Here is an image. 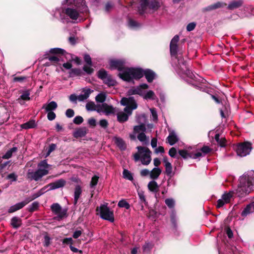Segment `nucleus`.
<instances>
[{
  "label": "nucleus",
  "instance_id": "16",
  "mask_svg": "<svg viewBox=\"0 0 254 254\" xmlns=\"http://www.w3.org/2000/svg\"><path fill=\"white\" fill-rule=\"evenodd\" d=\"M65 181L64 179H60L55 182L49 184L50 188L48 190H52L63 187L65 185Z\"/></svg>",
  "mask_w": 254,
  "mask_h": 254
},
{
  "label": "nucleus",
  "instance_id": "43",
  "mask_svg": "<svg viewBox=\"0 0 254 254\" xmlns=\"http://www.w3.org/2000/svg\"><path fill=\"white\" fill-rule=\"evenodd\" d=\"M95 99L98 102L103 103L106 100V96L103 93H100L96 96Z\"/></svg>",
  "mask_w": 254,
  "mask_h": 254
},
{
  "label": "nucleus",
  "instance_id": "14",
  "mask_svg": "<svg viewBox=\"0 0 254 254\" xmlns=\"http://www.w3.org/2000/svg\"><path fill=\"white\" fill-rule=\"evenodd\" d=\"M32 199L27 198L24 201L16 203V204L11 206L9 207L8 210V212L9 213H13L17 210H18L21 208H22L24 206H25L27 204H28L30 201H31Z\"/></svg>",
  "mask_w": 254,
  "mask_h": 254
},
{
  "label": "nucleus",
  "instance_id": "49",
  "mask_svg": "<svg viewBox=\"0 0 254 254\" xmlns=\"http://www.w3.org/2000/svg\"><path fill=\"white\" fill-rule=\"evenodd\" d=\"M49 60L52 62L53 64H57L60 61L59 58L56 56L49 57Z\"/></svg>",
  "mask_w": 254,
  "mask_h": 254
},
{
  "label": "nucleus",
  "instance_id": "11",
  "mask_svg": "<svg viewBox=\"0 0 254 254\" xmlns=\"http://www.w3.org/2000/svg\"><path fill=\"white\" fill-rule=\"evenodd\" d=\"M137 137L138 140L143 141V124L134 127L133 129V133L130 135L132 139H135Z\"/></svg>",
  "mask_w": 254,
  "mask_h": 254
},
{
  "label": "nucleus",
  "instance_id": "35",
  "mask_svg": "<svg viewBox=\"0 0 254 254\" xmlns=\"http://www.w3.org/2000/svg\"><path fill=\"white\" fill-rule=\"evenodd\" d=\"M49 187L50 188L49 184L44 187L37 193L34 194L33 197L31 199H32V200H33L34 199L39 197V196L43 194L45 192L47 191V190H49L48 189L47 190V189Z\"/></svg>",
  "mask_w": 254,
  "mask_h": 254
},
{
  "label": "nucleus",
  "instance_id": "64",
  "mask_svg": "<svg viewBox=\"0 0 254 254\" xmlns=\"http://www.w3.org/2000/svg\"><path fill=\"white\" fill-rule=\"evenodd\" d=\"M17 176L16 175L15 173H11L9 174L7 178L8 179L11 180V181H16L17 180Z\"/></svg>",
  "mask_w": 254,
  "mask_h": 254
},
{
  "label": "nucleus",
  "instance_id": "22",
  "mask_svg": "<svg viewBox=\"0 0 254 254\" xmlns=\"http://www.w3.org/2000/svg\"><path fill=\"white\" fill-rule=\"evenodd\" d=\"M10 224L13 228L17 229L21 226L22 220L18 217H13L11 219Z\"/></svg>",
  "mask_w": 254,
  "mask_h": 254
},
{
  "label": "nucleus",
  "instance_id": "4",
  "mask_svg": "<svg viewBox=\"0 0 254 254\" xmlns=\"http://www.w3.org/2000/svg\"><path fill=\"white\" fill-rule=\"evenodd\" d=\"M68 4H73L76 9L67 8L65 9V14L73 20H76L79 13L86 12L87 11V7L84 0H66Z\"/></svg>",
  "mask_w": 254,
  "mask_h": 254
},
{
  "label": "nucleus",
  "instance_id": "33",
  "mask_svg": "<svg viewBox=\"0 0 254 254\" xmlns=\"http://www.w3.org/2000/svg\"><path fill=\"white\" fill-rule=\"evenodd\" d=\"M165 174L167 176H169L170 177H172L173 175L172 174V166L170 162H167L166 164H165Z\"/></svg>",
  "mask_w": 254,
  "mask_h": 254
},
{
  "label": "nucleus",
  "instance_id": "62",
  "mask_svg": "<svg viewBox=\"0 0 254 254\" xmlns=\"http://www.w3.org/2000/svg\"><path fill=\"white\" fill-rule=\"evenodd\" d=\"M84 59L85 62L87 63V64L89 65H92V61L91 58L88 55H85L84 57Z\"/></svg>",
  "mask_w": 254,
  "mask_h": 254
},
{
  "label": "nucleus",
  "instance_id": "19",
  "mask_svg": "<svg viewBox=\"0 0 254 254\" xmlns=\"http://www.w3.org/2000/svg\"><path fill=\"white\" fill-rule=\"evenodd\" d=\"M88 129L86 127H82L76 130L73 133L74 137L77 138L84 136L87 133Z\"/></svg>",
  "mask_w": 254,
  "mask_h": 254
},
{
  "label": "nucleus",
  "instance_id": "29",
  "mask_svg": "<svg viewBox=\"0 0 254 254\" xmlns=\"http://www.w3.org/2000/svg\"><path fill=\"white\" fill-rule=\"evenodd\" d=\"M148 188L151 191L156 192L158 190V186L157 182L155 181H150L148 184Z\"/></svg>",
  "mask_w": 254,
  "mask_h": 254
},
{
  "label": "nucleus",
  "instance_id": "32",
  "mask_svg": "<svg viewBox=\"0 0 254 254\" xmlns=\"http://www.w3.org/2000/svg\"><path fill=\"white\" fill-rule=\"evenodd\" d=\"M178 153L179 155L184 159L191 158L192 153H189L186 150H179Z\"/></svg>",
  "mask_w": 254,
  "mask_h": 254
},
{
  "label": "nucleus",
  "instance_id": "52",
  "mask_svg": "<svg viewBox=\"0 0 254 254\" xmlns=\"http://www.w3.org/2000/svg\"><path fill=\"white\" fill-rule=\"evenodd\" d=\"M157 212L153 209L149 210L148 214V217L152 219H154L156 217Z\"/></svg>",
  "mask_w": 254,
  "mask_h": 254
},
{
  "label": "nucleus",
  "instance_id": "3",
  "mask_svg": "<svg viewBox=\"0 0 254 254\" xmlns=\"http://www.w3.org/2000/svg\"><path fill=\"white\" fill-rule=\"evenodd\" d=\"M121 104L126 107L123 111H120L117 114V120L120 123H124L128 120L129 116L132 114V111L136 109L137 106L132 97L123 98L121 100Z\"/></svg>",
  "mask_w": 254,
  "mask_h": 254
},
{
  "label": "nucleus",
  "instance_id": "24",
  "mask_svg": "<svg viewBox=\"0 0 254 254\" xmlns=\"http://www.w3.org/2000/svg\"><path fill=\"white\" fill-rule=\"evenodd\" d=\"M82 92L84 93L83 94L78 96V100L79 101H83L87 99L91 93V90L90 89H83Z\"/></svg>",
  "mask_w": 254,
  "mask_h": 254
},
{
  "label": "nucleus",
  "instance_id": "53",
  "mask_svg": "<svg viewBox=\"0 0 254 254\" xmlns=\"http://www.w3.org/2000/svg\"><path fill=\"white\" fill-rule=\"evenodd\" d=\"M226 139L225 137H222L217 142L218 144L221 147H224L226 144Z\"/></svg>",
  "mask_w": 254,
  "mask_h": 254
},
{
  "label": "nucleus",
  "instance_id": "47",
  "mask_svg": "<svg viewBox=\"0 0 254 254\" xmlns=\"http://www.w3.org/2000/svg\"><path fill=\"white\" fill-rule=\"evenodd\" d=\"M83 69L85 72L89 74H91L94 71L93 68L91 67V65L88 64L84 65L83 67Z\"/></svg>",
  "mask_w": 254,
  "mask_h": 254
},
{
  "label": "nucleus",
  "instance_id": "63",
  "mask_svg": "<svg viewBox=\"0 0 254 254\" xmlns=\"http://www.w3.org/2000/svg\"><path fill=\"white\" fill-rule=\"evenodd\" d=\"M65 115L67 117L71 118L73 117L74 115V111L72 109H68L66 111Z\"/></svg>",
  "mask_w": 254,
  "mask_h": 254
},
{
  "label": "nucleus",
  "instance_id": "10",
  "mask_svg": "<svg viewBox=\"0 0 254 254\" xmlns=\"http://www.w3.org/2000/svg\"><path fill=\"white\" fill-rule=\"evenodd\" d=\"M179 36L178 35H176L172 38L170 43V52L172 59H173L174 57H177V56H178V43L179 41Z\"/></svg>",
  "mask_w": 254,
  "mask_h": 254
},
{
  "label": "nucleus",
  "instance_id": "45",
  "mask_svg": "<svg viewBox=\"0 0 254 254\" xmlns=\"http://www.w3.org/2000/svg\"><path fill=\"white\" fill-rule=\"evenodd\" d=\"M212 149L210 148L209 146L206 145H204L201 149L200 151L203 153V155H205L210 152H211Z\"/></svg>",
  "mask_w": 254,
  "mask_h": 254
},
{
  "label": "nucleus",
  "instance_id": "26",
  "mask_svg": "<svg viewBox=\"0 0 254 254\" xmlns=\"http://www.w3.org/2000/svg\"><path fill=\"white\" fill-rule=\"evenodd\" d=\"M82 193V190L79 186H76L74 189V204H76L78 200Z\"/></svg>",
  "mask_w": 254,
  "mask_h": 254
},
{
  "label": "nucleus",
  "instance_id": "39",
  "mask_svg": "<svg viewBox=\"0 0 254 254\" xmlns=\"http://www.w3.org/2000/svg\"><path fill=\"white\" fill-rule=\"evenodd\" d=\"M115 142L121 149H124L126 148L125 143L122 139L120 138H116Z\"/></svg>",
  "mask_w": 254,
  "mask_h": 254
},
{
  "label": "nucleus",
  "instance_id": "51",
  "mask_svg": "<svg viewBox=\"0 0 254 254\" xmlns=\"http://www.w3.org/2000/svg\"><path fill=\"white\" fill-rule=\"evenodd\" d=\"M104 82L109 86H114L115 83V80L109 76L106 78V81H104Z\"/></svg>",
  "mask_w": 254,
  "mask_h": 254
},
{
  "label": "nucleus",
  "instance_id": "7",
  "mask_svg": "<svg viewBox=\"0 0 254 254\" xmlns=\"http://www.w3.org/2000/svg\"><path fill=\"white\" fill-rule=\"evenodd\" d=\"M51 210L57 216L55 219L57 220H60L67 216V209L62 208L58 203H54L51 206Z\"/></svg>",
  "mask_w": 254,
  "mask_h": 254
},
{
  "label": "nucleus",
  "instance_id": "12",
  "mask_svg": "<svg viewBox=\"0 0 254 254\" xmlns=\"http://www.w3.org/2000/svg\"><path fill=\"white\" fill-rule=\"evenodd\" d=\"M161 5L160 2L157 0H144V11L146 7H148L150 9L153 11H157Z\"/></svg>",
  "mask_w": 254,
  "mask_h": 254
},
{
  "label": "nucleus",
  "instance_id": "41",
  "mask_svg": "<svg viewBox=\"0 0 254 254\" xmlns=\"http://www.w3.org/2000/svg\"><path fill=\"white\" fill-rule=\"evenodd\" d=\"M165 204L170 208H173L175 206V201L172 198H167L165 200Z\"/></svg>",
  "mask_w": 254,
  "mask_h": 254
},
{
  "label": "nucleus",
  "instance_id": "36",
  "mask_svg": "<svg viewBox=\"0 0 254 254\" xmlns=\"http://www.w3.org/2000/svg\"><path fill=\"white\" fill-rule=\"evenodd\" d=\"M82 74V71L78 68H73L69 72V76L70 77H74L75 76H80Z\"/></svg>",
  "mask_w": 254,
  "mask_h": 254
},
{
  "label": "nucleus",
  "instance_id": "37",
  "mask_svg": "<svg viewBox=\"0 0 254 254\" xmlns=\"http://www.w3.org/2000/svg\"><path fill=\"white\" fill-rule=\"evenodd\" d=\"M30 93L28 91H24L20 97L17 99L18 102H20V100H30Z\"/></svg>",
  "mask_w": 254,
  "mask_h": 254
},
{
  "label": "nucleus",
  "instance_id": "40",
  "mask_svg": "<svg viewBox=\"0 0 254 254\" xmlns=\"http://www.w3.org/2000/svg\"><path fill=\"white\" fill-rule=\"evenodd\" d=\"M118 205L119 207H124L127 209H129L130 207L129 203L125 199H122L121 200L119 201Z\"/></svg>",
  "mask_w": 254,
  "mask_h": 254
},
{
  "label": "nucleus",
  "instance_id": "2",
  "mask_svg": "<svg viewBox=\"0 0 254 254\" xmlns=\"http://www.w3.org/2000/svg\"><path fill=\"white\" fill-rule=\"evenodd\" d=\"M110 66L111 69H117L122 71L119 74V76L124 80L129 81L132 79H139L142 76L141 69L127 68L122 61L112 60L110 61Z\"/></svg>",
  "mask_w": 254,
  "mask_h": 254
},
{
  "label": "nucleus",
  "instance_id": "54",
  "mask_svg": "<svg viewBox=\"0 0 254 254\" xmlns=\"http://www.w3.org/2000/svg\"><path fill=\"white\" fill-rule=\"evenodd\" d=\"M64 51L60 48L51 49L50 52L52 54H63Z\"/></svg>",
  "mask_w": 254,
  "mask_h": 254
},
{
  "label": "nucleus",
  "instance_id": "38",
  "mask_svg": "<svg viewBox=\"0 0 254 254\" xmlns=\"http://www.w3.org/2000/svg\"><path fill=\"white\" fill-rule=\"evenodd\" d=\"M98 76L104 81H106L108 75L107 72L104 69H101L98 72Z\"/></svg>",
  "mask_w": 254,
  "mask_h": 254
},
{
  "label": "nucleus",
  "instance_id": "15",
  "mask_svg": "<svg viewBox=\"0 0 254 254\" xmlns=\"http://www.w3.org/2000/svg\"><path fill=\"white\" fill-rule=\"evenodd\" d=\"M144 76L148 82L151 83L156 78L157 75L152 70L147 68L144 69Z\"/></svg>",
  "mask_w": 254,
  "mask_h": 254
},
{
  "label": "nucleus",
  "instance_id": "59",
  "mask_svg": "<svg viewBox=\"0 0 254 254\" xmlns=\"http://www.w3.org/2000/svg\"><path fill=\"white\" fill-rule=\"evenodd\" d=\"M196 24L194 22H191L187 26V30L188 31H192L195 27Z\"/></svg>",
  "mask_w": 254,
  "mask_h": 254
},
{
  "label": "nucleus",
  "instance_id": "6",
  "mask_svg": "<svg viewBox=\"0 0 254 254\" xmlns=\"http://www.w3.org/2000/svg\"><path fill=\"white\" fill-rule=\"evenodd\" d=\"M237 154L240 157H245L251 152L252 147L250 142L245 141L238 144L235 148Z\"/></svg>",
  "mask_w": 254,
  "mask_h": 254
},
{
  "label": "nucleus",
  "instance_id": "13",
  "mask_svg": "<svg viewBox=\"0 0 254 254\" xmlns=\"http://www.w3.org/2000/svg\"><path fill=\"white\" fill-rule=\"evenodd\" d=\"M116 111L112 106L109 105L106 103H103L102 105H99V110H98V113L103 112L106 115L110 114H115Z\"/></svg>",
  "mask_w": 254,
  "mask_h": 254
},
{
  "label": "nucleus",
  "instance_id": "46",
  "mask_svg": "<svg viewBox=\"0 0 254 254\" xmlns=\"http://www.w3.org/2000/svg\"><path fill=\"white\" fill-rule=\"evenodd\" d=\"M50 241H51V238L48 236V235L47 234L45 235V236L44 237V242H43L44 246L46 247L49 246L51 244Z\"/></svg>",
  "mask_w": 254,
  "mask_h": 254
},
{
  "label": "nucleus",
  "instance_id": "18",
  "mask_svg": "<svg viewBox=\"0 0 254 254\" xmlns=\"http://www.w3.org/2000/svg\"><path fill=\"white\" fill-rule=\"evenodd\" d=\"M167 139L168 143L171 145H174L179 140V138L174 131H172L169 133V135L167 137Z\"/></svg>",
  "mask_w": 254,
  "mask_h": 254
},
{
  "label": "nucleus",
  "instance_id": "58",
  "mask_svg": "<svg viewBox=\"0 0 254 254\" xmlns=\"http://www.w3.org/2000/svg\"><path fill=\"white\" fill-rule=\"evenodd\" d=\"M83 121V119L81 116H76L74 118L73 120V122L74 124L77 125H79L81 124Z\"/></svg>",
  "mask_w": 254,
  "mask_h": 254
},
{
  "label": "nucleus",
  "instance_id": "42",
  "mask_svg": "<svg viewBox=\"0 0 254 254\" xmlns=\"http://www.w3.org/2000/svg\"><path fill=\"white\" fill-rule=\"evenodd\" d=\"M123 177L124 178L128 179L129 180H132L133 177L130 172L127 170L125 169L123 173Z\"/></svg>",
  "mask_w": 254,
  "mask_h": 254
},
{
  "label": "nucleus",
  "instance_id": "20",
  "mask_svg": "<svg viewBox=\"0 0 254 254\" xmlns=\"http://www.w3.org/2000/svg\"><path fill=\"white\" fill-rule=\"evenodd\" d=\"M143 93V85H140L139 87H133L127 91L128 95L134 94L142 95Z\"/></svg>",
  "mask_w": 254,
  "mask_h": 254
},
{
  "label": "nucleus",
  "instance_id": "28",
  "mask_svg": "<svg viewBox=\"0 0 254 254\" xmlns=\"http://www.w3.org/2000/svg\"><path fill=\"white\" fill-rule=\"evenodd\" d=\"M86 109L88 111H96L98 112V110H99V105H96L93 102H88L86 105Z\"/></svg>",
  "mask_w": 254,
  "mask_h": 254
},
{
  "label": "nucleus",
  "instance_id": "50",
  "mask_svg": "<svg viewBox=\"0 0 254 254\" xmlns=\"http://www.w3.org/2000/svg\"><path fill=\"white\" fill-rule=\"evenodd\" d=\"M38 206L39 203L37 202H34L30 206L29 211L30 212H33L38 209Z\"/></svg>",
  "mask_w": 254,
  "mask_h": 254
},
{
  "label": "nucleus",
  "instance_id": "8",
  "mask_svg": "<svg viewBox=\"0 0 254 254\" xmlns=\"http://www.w3.org/2000/svg\"><path fill=\"white\" fill-rule=\"evenodd\" d=\"M101 217L105 220L113 222L114 221L113 211L111 210L107 205H101L100 207Z\"/></svg>",
  "mask_w": 254,
  "mask_h": 254
},
{
  "label": "nucleus",
  "instance_id": "21",
  "mask_svg": "<svg viewBox=\"0 0 254 254\" xmlns=\"http://www.w3.org/2000/svg\"><path fill=\"white\" fill-rule=\"evenodd\" d=\"M161 172L162 171L159 168L155 167L150 171L149 177L152 180L157 179Z\"/></svg>",
  "mask_w": 254,
  "mask_h": 254
},
{
  "label": "nucleus",
  "instance_id": "23",
  "mask_svg": "<svg viewBox=\"0 0 254 254\" xmlns=\"http://www.w3.org/2000/svg\"><path fill=\"white\" fill-rule=\"evenodd\" d=\"M243 3V1L241 0L237 1L233 0L229 4L227 8L228 9L233 10L241 7Z\"/></svg>",
  "mask_w": 254,
  "mask_h": 254
},
{
  "label": "nucleus",
  "instance_id": "55",
  "mask_svg": "<svg viewBox=\"0 0 254 254\" xmlns=\"http://www.w3.org/2000/svg\"><path fill=\"white\" fill-rule=\"evenodd\" d=\"M177 154V150L175 147H172L169 151V155L173 158H175Z\"/></svg>",
  "mask_w": 254,
  "mask_h": 254
},
{
  "label": "nucleus",
  "instance_id": "56",
  "mask_svg": "<svg viewBox=\"0 0 254 254\" xmlns=\"http://www.w3.org/2000/svg\"><path fill=\"white\" fill-rule=\"evenodd\" d=\"M128 25L131 27H136L139 25L138 22L131 19H129L128 20Z\"/></svg>",
  "mask_w": 254,
  "mask_h": 254
},
{
  "label": "nucleus",
  "instance_id": "44",
  "mask_svg": "<svg viewBox=\"0 0 254 254\" xmlns=\"http://www.w3.org/2000/svg\"><path fill=\"white\" fill-rule=\"evenodd\" d=\"M212 5H213V8L214 10V9H217L219 8L223 7L226 6L227 3L223 2L218 1L214 4H212Z\"/></svg>",
  "mask_w": 254,
  "mask_h": 254
},
{
  "label": "nucleus",
  "instance_id": "34",
  "mask_svg": "<svg viewBox=\"0 0 254 254\" xmlns=\"http://www.w3.org/2000/svg\"><path fill=\"white\" fill-rule=\"evenodd\" d=\"M17 148L16 147H13L10 150H8L6 153L2 156V158L4 159H8L10 158L12 155V153L16 152Z\"/></svg>",
  "mask_w": 254,
  "mask_h": 254
},
{
  "label": "nucleus",
  "instance_id": "1",
  "mask_svg": "<svg viewBox=\"0 0 254 254\" xmlns=\"http://www.w3.org/2000/svg\"><path fill=\"white\" fill-rule=\"evenodd\" d=\"M254 188V178L244 175L239 179V184L235 191L225 192L222 195V198L226 203L230 201L231 198L235 194L238 197H243L249 194Z\"/></svg>",
  "mask_w": 254,
  "mask_h": 254
},
{
  "label": "nucleus",
  "instance_id": "48",
  "mask_svg": "<svg viewBox=\"0 0 254 254\" xmlns=\"http://www.w3.org/2000/svg\"><path fill=\"white\" fill-rule=\"evenodd\" d=\"M98 180H99V177H98L97 176H93L91 179V181L90 184V187H93L95 186L98 183Z\"/></svg>",
  "mask_w": 254,
  "mask_h": 254
},
{
  "label": "nucleus",
  "instance_id": "27",
  "mask_svg": "<svg viewBox=\"0 0 254 254\" xmlns=\"http://www.w3.org/2000/svg\"><path fill=\"white\" fill-rule=\"evenodd\" d=\"M36 126L35 121L30 120L28 122L21 125V127L23 129H29L34 128Z\"/></svg>",
  "mask_w": 254,
  "mask_h": 254
},
{
  "label": "nucleus",
  "instance_id": "5",
  "mask_svg": "<svg viewBox=\"0 0 254 254\" xmlns=\"http://www.w3.org/2000/svg\"><path fill=\"white\" fill-rule=\"evenodd\" d=\"M50 165L48 164L46 160H43L38 164V169L35 171H28L27 178L31 180L38 181L43 177L49 174Z\"/></svg>",
  "mask_w": 254,
  "mask_h": 254
},
{
  "label": "nucleus",
  "instance_id": "60",
  "mask_svg": "<svg viewBox=\"0 0 254 254\" xmlns=\"http://www.w3.org/2000/svg\"><path fill=\"white\" fill-rule=\"evenodd\" d=\"M151 161V156H146L144 154V165H148Z\"/></svg>",
  "mask_w": 254,
  "mask_h": 254
},
{
  "label": "nucleus",
  "instance_id": "31",
  "mask_svg": "<svg viewBox=\"0 0 254 254\" xmlns=\"http://www.w3.org/2000/svg\"><path fill=\"white\" fill-rule=\"evenodd\" d=\"M253 212L251 203L247 205L241 213L242 216H246L248 214Z\"/></svg>",
  "mask_w": 254,
  "mask_h": 254
},
{
  "label": "nucleus",
  "instance_id": "30",
  "mask_svg": "<svg viewBox=\"0 0 254 254\" xmlns=\"http://www.w3.org/2000/svg\"><path fill=\"white\" fill-rule=\"evenodd\" d=\"M156 96L152 90H149L145 94H144V99L146 100H154Z\"/></svg>",
  "mask_w": 254,
  "mask_h": 254
},
{
  "label": "nucleus",
  "instance_id": "17",
  "mask_svg": "<svg viewBox=\"0 0 254 254\" xmlns=\"http://www.w3.org/2000/svg\"><path fill=\"white\" fill-rule=\"evenodd\" d=\"M58 105L55 101H52L48 104L43 105L42 109H44L47 112H53L57 108Z\"/></svg>",
  "mask_w": 254,
  "mask_h": 254
},
{
  "label": "nucleus",
  "instance_id": "25",
  "mask_svg": "<svg viewBox=\"0 0 254 254\" xmlns=\"http://www.w3.org/2000/svg\"><path fill=\"white\" fill-rule=\"evenodd\" d=\"M138 151L134 155V159L135 161H140L143 164V147H137Z\"/></svg>",
  "mask_w": 254,
  "mask_h": 254
},
{
  "label": "nucleus",
  "instance_id": "61",
  "mask_svg": "<svg viewBox=\"0 0 254 254\" xmlns=\"http://www.w3.org/2000/svg\"><path fill=\"white\" fill-rule=\"evenodd\" d=\"M56 114L53 112H48L47 118L49 120L53 121L56 118Z\"/></svg>",
  "mask_w": 254,
  "mask_h": 254
},
{
  "label": "nucleus",
  "instance_id": "9",
  "mask_svg": "<svg viewBox=\"0 0 254 254\" xmlns=\"http://www.w3.org/2000/svg\"><path fill=\"white\" fill-rule=\"evenodd\" d=\"M173 64H175V67L176 69H180L182 71L187 70L188 67L187 66L186 62L184 60V58L182 56H177L172 59Z\"/></svg>",
  "mask_w": 254,
  "mask_h": 254
},
{
  "label": "nucleus",
  "instance_id": "57",
  "mask_svg": "<svg viewBox=\"0 0 254 254\" xmlns=\"http://www.w3.org/2000/svg\"><path fill=\"white\" fill-rule=\"evenodd\" d=\"M99 125L102 127L106 128L108 126V122L106 120L103 119L100 121Z\"/></svg>",
  "mask_w": 254,
  "mask_h": 254
}]
</instances>
